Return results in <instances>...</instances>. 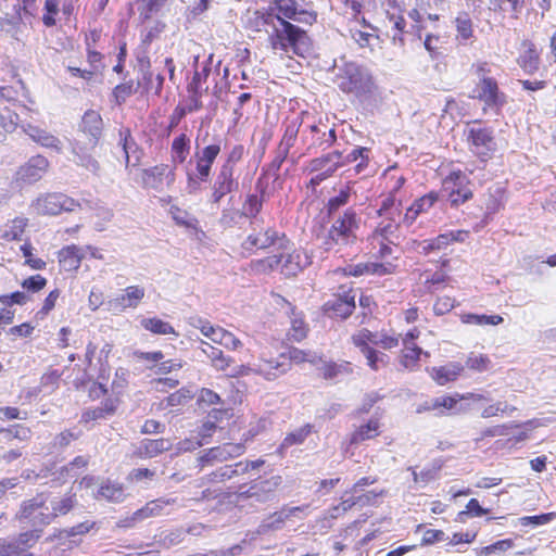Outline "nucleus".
I'll return each mask as SVG.
<instances>
[{
  "label": "nucleus",
  "mask_w": 556,
  "mask_h": 556,
  "mask_svg": "<svg viewBox=\"0 0 556 556\" xmlns=\"http://www.w3.org/2000/svg\"><path fill=\"white\" fill-rule=\"evenodd\" d=\"M172 443L167 439H147L141 442L140 453L146 457H154L164 451H168Z\"/></svg>",
  "instance_id": "nucleus-37"
},
{
  "label": "nucleus",
  "mask_w": 556,
  "mask_h": 556,
  "mask_svg": "<svg viewBox=\"0 0 556 556\" xmlns=\"http://www.w3.org/2000/svg\"><path fill=\"white\" fill-rule=\"evenodd\" d=\"M47 285V279L41 275L30 276L22 282V287L30 292H38Z\"/></svg>",
  "instance_id": "nucleus-61"
},
{
  "label": "nucleus",
  "mask_w": 556,
  "mask_h": 556,
  "mask_svg": "<svg viewBox=\"0 0 556 556\" xmlns=\"http://www.w3.org/2000/svg\"><path fill=\"white\" fill-rule=\"evenodd\" d=\"M462 321L464 324H470V325H478V326H484V325H498L503 323V317L500 315H478V314H465L462 316Z\"/></svg>",
  "instance_id": "nucleus-46"
},
{
  "label": "nucleus",
  "mask_w": 556,
  "mask_h": 556,
  "mask_svg": "<svg viewBox=\"0 0 556 556\" xmlns=\"http://www.w3.org/2000/svg\"><path fill=\"white\" fill-rule=\"evenodd\" d=\"M424 351L420 348L402 351L400 355V364L404 369L415 370L418 367V361Z\"/></svg>",
  "instance_id": "nucleus-47"
},
{
  "label": "nucleus",
  "mask_w": 556,
  "mask_h": 556,
  "mask_svg": "<svg viewBox=\"0 0 556 556\" xmlns=\"http://www.w3.org/2000/svg\"><path fill=\"white\" fill-rule=\"evenodd\" d=\"M352 342L365 356L370 369L378 371L389 364L390 357L386 353L375 350L368 342L365 341L363 344H359L355 340L354 334L352 336Z\"/></svg>",
  "instance_id": "nucleus-26"
},
{
  "label": "nucleus",
  "mask_w": 556,
  "mask_h": 556,
  "mask_svg": "<svg viewBox=\"0 0 556 556\" xmlns=\"http://www.w3.org/2000/svg\"><path fill=\"white\" fill-rule=\"evenodd\" d=\"M141 326L155 334H176L175 329L169 323L163 321L156 317L142 319Z\"/></svg>",
  "instance_id": "nucleus-44"
},
{
  "label": "nucleus",
  "mask_w": 556,
  "mask_h": 556,
  "mask_svg": "<svg viewBox=\"0 0 556 556\" xmlns=\"http://www.w3.org/2000/svg\"><path fill=\"white\" fill-rule=\"evenodd\" d=\"M299 127L295 123L286 126L283 136L278 144L277 151L289 156L291 148L295 144L298 139Z\"/></svg>",
  "instance_id": "nucleus-42"
},
{
  "label": "nucleus",
  "mask_w": 556,
  "mask_h": 556,
  "mask_svg": "<svg viewBox=\"0 0 556 556\" xmlns=\"http://www.w3.org/2000/svg\"><path fill=\"white\" fill-rule=\"evenodd\" d=\"M247 471H249V465L245 464L225 465L210 475V481L222 482Z\"/></svg>",
  "instance_id": "nucleus-34"
},
{
  "label": "nucleus",
  "mask_w": 556,
  "mask_h": 556,
  "mask_svg": "<svg viewBox=\"0 0 556 556\" xmlns=\"http://www.w3.org/2000/svg\"><path fill=\"white\" fill-rule=\"evenodd\" d=\"M92 496L96 498H103L109 502L119 503L124 500L125 494L121 484L113 482H105L97 490L92 491Z\"/></svg>",
  "instance_id": "nucleus-33"
},
{
  "label": "nucleus",
  "mask_w": 556,
  "mask_h": 556,
  "mask_svg": "<svg viewBox=\"0 0 556 556\" xmlns=\"http://www.w3.org/2000/svg\"><path fill=\"white\" fill-rule=\"evenodd\" d=\"M475 98L483 102V112H494L496 115L507 103V97L498 89L496 80L492 77L480 78L473 89Z\"/></svg>",
  "instance_id": "nucleus-8"
},
{
  "label": "nucleus",
  "mask_w": 556,
  "mask_h": 556,
  "mask_svg": "<svg viewBox=\"0 0 556 556\" xmlns=\"http://www.w3.org/2000/svg\"><path fill=\"white\" fill-rule=\"evenodd\" d=\"M334 83L341 91L357 98L368 97L375 90L371 73L356 62H343L342 65H338Z\"/></svg>",
  "instance_id": "nucleus-2"
},
{
  "label": "nucleus",
  "mask_w": 556,
  "mask_h": 556,
  "mask_svg": "<svg viewBox=\"0 0 556 556\" xmlns=\"http://www.w3.org/2000/svg\"><path fill=\"white\" fill-rule=\"evenodd\" d=\"M490 359L486 355L470 353L466 359V366L477 371H484L490 366Z\"/></svg>",
  "instance_id": "nucleus-53"
},
{
  "label": "nucleus",
  "mask_w": 556,
  "mask_h": 556,
  "mask_svg": "<svg viewBox=\"0 0 556 556\" xmlns=\"http://www.w3.org/2000/svg\"><path fill=\"white\" fill-rule=\"evenodd\" d=\"M134 93L132 83L117 85L113 90V97L117 104H122Z\"/></svg>",
  "instance_id": "nucleus-62"
},
{
  "label": "nucleus",
  "mask_w": 556,
  "mask_h": 556,
  "mask_svg": "<svg viewBox=\"0 0 556 556\" xmlns=\"http://www.w3.org/2000/svg\"><path fill=\"white\" fill-rule=\"evenodd\" d=\"M361 217L355 211L348 208L333 219L331 227L324 237L323 245L326 251L342 252L357 241V230Z\"/></svg>",
  "instance_id": "nucleus-3"
},
{
  "label": "nucleus",
  "mask_w": 556,
  "mask_h": 556,
  "mask_svg": "<svg viewBox=\"0 0 556 556\" xmlns=\"http://www.w3.org/2000/svg\"><path fill=\"white\" fill-rule=\"evenodd\" d=\"M438 201V194L434 192H430L417 200H415L412 205L406 210L402 223L409 227L414 224V222L421 214L428 213L435 202Z\"/></svg>",
  "instance_id": "nucleus-23"
},
{
  "label": "nucleus",
  "mask_w": 556,
  "mask_h": 556,
  "mask_svg": "<svg viewBox=\"0 0 556 556\" xmlns=\"http://www.w3.org/2000/svg\"><path fill=\"white\" fill-rule=\"evenodd\" d=\"M72 153L74 155L73 162L84 167L86 170L97 175L100 170V164L88 151L87 148L79 141L72 144Z\"/></svg>",
  "instance_id": "nucleus-28"
},
{
  "label": "nucleus",
  "mask_w": 556,
  "mask_h": 556,
  "mask_svg": "<svg viewBox=\"0 0 556 556\" xmlns=\"http://www.w3.org/2000/svg\"><path fill=\"white\" fill-rule=\"evenodd\" d=\"M393 269V265L390 263L381 264V263H358L351 264L344 268L345 275L349 276H363V275H387L391 274Z\"/></svg>",
  "instance_id": "nucleus-27"
},
{
  "label": "nucleus",
  "mask_w": 556,
  "mask_h": 556,
  "mask_svg": "<svg viewBox=\"0 0 556 556\" xmlns=\"http://www.w3.org/2000/svg\"><path fill=\"white\" fill-rule=\"evenodd\" d=\"M0 556H33L26 548L21 547L14 541H0Z\"/></svg>",
  "instance_id": "nucleus-50"
},
{
  "label": "nucleus",
  "mask_w": 556,
  "mask_h": 556,
  "mask_svg": "<svg viewBox=\"0 0 556 556\" xmlns=\"http://www.w3.org/2000/svg\"><path fill=\"white\" fill-rule=\"evenodd\" d=\"M291 247L288 244V249L285 251H279V254H274L271 256L266 257L260 262V265L266 269H274L277 266L281 265V273L287 276H295L302 268L305 266V263L302 262V255L299 252H290Z\"/></svg>",
  "instance_id": "nucleus-10"
},
{
  "label": "nucleus",
  "mask_w": 556,
  "mask_h": 556,
  "mask_svg": "<svg viewBox=\"0 0 556 556\" xmlns=\"http://www.w3.org/2000/svg\"><path fill=\"white\" fill-rule=\"evenodd\" d=\"M464 370V366L458 362H451L441 367H433L431 369L432 379L440 386H444L457 379Z\"/></svg>",
  "instance_id": "nucleus-30"
},
{
  "label": "nucleus",
  "mask_w": 556,
  "mask_h": 556,
  "mask_svg": "<svg viewBox=\"0 0 556 556\" xmlns=\"http://www.w3.org/2000/svg\"><path fill=\"white\" fill-rule=\"evenodd\" d=\"M307 333V326L302 318H293L291 321L290 337L294 341H302Z\"/></svg>",
  "instance_id": "nucleus-59"
},
{
  "label": "nucleus",
  "mask_w": 556,
  "mask_h": 556,
  "mask_svg": "<svg viewBox=\"0 0 556 556\" xmlns=\"http://www.w3.org/2000/svg\"><path fill=\"white\" fill-rule=\"evenodd\" d=\"M202 352L210 358L214 368L224 371L229 367L231 358L224 355L222 350L205 342H202Z\"/></svg>",
  "instance_id": "nucleus-35"
},
{
  "label": "nucleus",
  "mask_w": 556,
  "mask_h": 556,
  "mask_svg": "<svg viewBox=\"0 0 556 556\" xmlns=\"http://www.w3.org/2000/svg\"><path fill=\"white\" fill-rule=\"evenodd\" d=\"M555 517H556L555 513H546V514H541L538 516L521 517L518 519V522L520 526H523V527H527V526L539 527V526L549 523L551 521H553L555 519Z\"/></svg>",
  "instance_id": "nucleus-49"
},
{
  "label": "nucleus",
  "mask_w": 556,
  "mask_h": 556,
  "mask_svg": "<svg viewBox=\"0 0 556 556\" xmlns=\"http://www.w3.org/2000/svg\"><path fill=\"white\" fill-rule=\"evenodd\" d=\"M76 504L75 495H65L63 497H55L50 502L52 520L62 515H66L73 509Z\"/></svg>",
  "instance_id": "nucleus-43"
},
{
  "label": "nucleus",
  "mask_w": 556,
  "mask_h": 556,
  "mask_svg": "<svg viewBox=\"0 0 556 556\" xmlns=\"http://www.w3.org/2000/svg\"><path fill=\"white\" fill-rule=\"evenodd\" d=\"M290 365V361L285 357H280L279 359L261 358L257 364H254L253 372L264 377L266 380H274L287 372Z\"/></svg>",
  "instance_id": "nucleus-22"
},
{
  "label": "nucleus",
  "mask_w": 556,
  "mask_h": 556,
  "mask_svg": "<svg viewBox=\"0 0 556 556\" xmlns=\"http://www.w3.org/2000/svg\"><path fill=\"white\" fill-rule=\"evenodd\" d=\"M282 483L280 476H273L266 480L256 481L251 485H242L237 493L236 502L242 504L244 501H251V504H261L274 498L276 490Z\"/></svg>",
  "instance_id": "nucleus-6"
},
{
  "label": "nucleus",
  "mask_w": 556,
  "mask_h": 556,
  "mask_svg": "<svg viewBox=\"0 0 556 556\" xmlns=\"http://www.w3.org/2000/svg\"><path fill=\"white\" fill-rule=\"evenodd\" d=\"M18 478H4L0 481V500H2L8 493L13 496H17L15 489L18 486Z\"/></svg>",
  "instance_id": "nucleus-63"
},
{
  "label": "nucleus",
  "mask_w": 556,
  "mask_h": 556,
  "mask_svg": "<svg viewBox=\"0 0 556 556\" xmlns=\"http://www.w3.org/2000/svg\"><path fill=\"white\" fill-rule=\"evenodd\" d=\"M279 14L263 13V24H271L274 34L270 36V45L274 50L292 52L304 56L309 52L312 42L307 33L301 27L290 23L288 20L312 25L316 22L314 12L304 10L298 0H275Z\"/></svg>",
  "instance_id": "nucleus-1"
},
{
  "label": "nucleus",
  "mask_w": 556,
  "mask_h": 556,
  "mask_svg": "<svg viewBox=\"0 0 556 556\" xmlns=\"http://www.w3.org/2000/svg\"><path fill=\"white\" fill-rule=\"evenodd\" d=\"M31 206L37 214L58 215L62 211L73 212L80 203L63 193H47L38 197Z\"/></svg>",
  "instance_id": "nucleus-9"
},
{
  "label": "nucleus",
  "mask_w": 556,
  "mask_h": 556,
  "mask_svg": "<svg viewBox=\"0 0 556 556\" xmlns=\"http://www.w3.org/2000/svg\"><path fill=\"white\" fill-rule=\"evenodd\" d=\"M350 199L349 190H341L339 194L329 199L327 210L329 215H333L340 207L344 206Z\"/></svg>",
  "instance_id": "nucleus-57"
},
{
  "label": "nucleus",
  "mask_w": 556,
  "mask_h": 556,
  "mask_svg": "<svg viewBox=\"0 0 556 556\" xmlns=\"http://www.w3.org/2000/svg\"><path fill=\"white\" fill-rule=\"evenodd\" d=\"M356 292L353 290L343 291L340 294H334L328 300L323 309L325 314L331 318H348L355 309Z\"/></svg>",
  "instance_id": "nucleus-15"
},
{
  "label": "nucleus",
  "mask_w": 556,
  "mask_h": 556,
  "mask_svg": "<svg viewBox=\"0 0 556 556\" xmlns=\"http://www.w3.org/2000/svg\"><path fill=\"white\" fill-rule=\"evenodd\" d=\"M289 240L283 233L275 229L267 228L264 231L251 233L243 242L245 250L274 248L275 251H285L288 249Z\"/></svg>",
  "instance_id": "nucleus-12"
},
{
  "label": "nucleus",
  "mask_w": 556,
  "mask_h": 556,
  "mask_svg": "<svg viewBox=\"0 0 556 556\" xmlns=\"http://www.w3.org/2000/svg\"><path fill=\"white\" fill-rule=\"evenodd\" d=\"M190 149V141L186 134H181L173 140L172 161L174 164H181L186 161Z\"/></svg>",
  "instance_id": "nucleus-36"
},
{
  "label": "nucleus",
  "mask_w": 556,
  "mask_h": 556,
  "mask_svg": "<svg viewBox=\"0 0 556 556\" xmlns=\"http://www.w3.org/2000/svg\"><path fill=\"white\" fill-rule=\"evenodd\" d=\"M455 306V300L450 296L439 298L434 305L433 311L437 315H444Z\"/></svg>",
  "instance_id": "nucleus-64"
},
{
  "label": "nucleus",
  "mask_w": 556,
  "mask_h": 556,
  "mask_svg": "<svg viewBox=\"0 0 556 556\" xmlns=\"http://www.w3.org/2000/svg\"><path fill=\"white\" fill-rule=\"evenodd\" d=\"M86 251H91V257L102 260L101 252L92 245L78 247L67 245L59 252V263L65 270H77L83 258L86 257Z\"/></svg>",
  "instance_id": "nucleus-16"
},
{
  "label": "nucleus",
  "mask_w": 556,
  "mask_h": 556,
  "mask_svg": "<svg viewBox=\"0 0 556 556\" xmlns=\"http://www.w3.org/2000/svg\"><path fill=\"white\" fill-rule=\"evenodd\" d=\"M50 163L43 155H34L21 165L15 174L18 184L34 185L47 174Z\"/></svg>",
  "instance_id": "nucleus-13"
},
{
  "label": "nucleus",
  "mask_w": 556,
  "mask_h": 556,
  "mask_svg": "<svg viewBox=\"0 0 556 556\" xmlns=\"http://www.w3.org/2000/svg\"><path fill=\"white\" fill-rule=\"evenodd\" d=\"M352 39L361 47V48H370L374 41L378 40V36L364 31L361 29H350Z\"/></svg>",
  "instance_id": "nucleus-51"
},
{
  "label": "nucleus",
  "mask_w": 556,
  "mask_h": 556,
  "mask_svg": "<svg viewBox=\"0 0 556 556\" xmlns=\"http://www.w3.org/2000/svg\"><path fill=\"white\" fill-rule=\"evenodd\" d=\"M400 205H395V194L389 192V195L382 201L379 208V215L394 216L400 214Z\"/></svg>",
  "instance_id": "nucleus-58"
},
{
  "label": "nucleus",
  "mask_w": 556,
  "mask_h": 556,
  "mask_svg": "<svg viewBox=\"0 0 556 556\" xmlns=\"http://www.w3.org/2000/svg\"><path fill=\"white\" fill-rule=\"evenodd\" d=\"M303 507H286L279 511L274 513L268 519L264 520L260 526L261 532H266L268 530H278L282 527L285 521L291 517L296 516L299 513L303 511Z\"/></svg>",
  "instance_id": "nucleus-29"
},
{
  "label": "nucleus",
  "mask_w": 556,
  "mask_h": 556,
  "mask_svg": "<svg viewBox=\"0 0 556 556\" xmlns=\"http://www.w3.org/2000/svg\"><path fill=\"white\" fill-rule=\"evenodd\" d=\"M312 430L313 426L307 424L288 433L281 442L278 453L283 455L289 447L303 444L306 438L312 433Z\"/></svg>",
  "instance_id": "nucleus-31"
},
{
  "label": "nucleus",
  "mask_w": 556,
  "mask_h": 556,
  "mask_svg": "<svg viewBox=\"0 0 556 556\" xmlns=\"http://www.w3.org/2000/svg\"><path fill=\"white\" fill-rule=\"evenodd\" d=\"M448 236L450 235H447V232H444V233L439 235L434 239L425 240L421 243V248H422L424 252L429 253L431 251L442 250V249L446 248L450 244Z\"/></svg>",
  "instance_id": "nucleus-54"
},
{
  "label": "nucleus",
  "mask_w": 556,
  "mask_h": 556,
  "mask_svg": "<svg viewBox=\"0 0 556 556\" xmlns=\"http://www.w3.org/2000/svg\"><path fill=\"white\" fill-rule=\"evenodd\" d=\"M513 547V541L509 539L500 540L489 546H484L480 551V555L489 556L494 553H502Z\"/></svg>",
  "instance_id": "nucleus-60"
},
{
  "label": "nucleus",
  "mask_w": 556,
  "mask_h": 556,
  "mask_svg": "<svg viewBox=\"0 0 556 556\" xmlns=\"http://www.w3.org/2000/svg\"><path fill=\"white\" fill-rule=\"evenodd\" d=\"M143 187L162 192L170 188L176 180V166L168 164H159L146 168L141 174Z\"/></svg>",
  "instance_id": "nucleus-11"
},
{
  "label": "nucleus",
  "mask_w": 556,
  "mask_h": 556,
  "mask_svg": "<svg viewBox=\"0 0 556 556\" xmlns=\"http://www.w3.org/2000/svg\"><path fill=\"white\" fill-rule=\"evenodd\" d=\"M220 152V143L208 144L194 153L195 173L203 181H207L211 175L212 166Z\"/></svg>",
  "instance_id": "nucleus-19"
},
{
  "label": "nucleus",
  "mask_w": 556,
  "mask_h": 556,
  "mask_svg": "<svg viewBox=\"0 0 556 556\" xmlns=\"http://www.w3.org/2000/svg\"><path fill=\"white\" fill-rule=\"evenodd\" d=\"M237 187L238 182L233 179V165L230 160H227L220 166L212 185V203L218 204L226 194L235 191Z\"/></svg>",
  "instance_id": "nucleus-14"
},
{
  "label": "nucleus",
  "mask_w": 556,
  "mask_h": 556,
  "mask_svg": "<svg viewBox=\"0 0 556 556\" xmlns=\"http://www.w3.org/2000/svg\"><path fill=\"white\" fill-rule=\"evenodd\" d=\"M382 492H380V493L368 492L367 494H364V495H361V496H357V497L346 498V500H343L339 504V506H341V510L343 513H345V511L350 510L357 503H362L364 505L371 504L372 503L371 498L372 497H377Z\"/></svg>",
  "instance_id": "nucleus-55"
},
{
  "label": "nucleus",
  "mask_w": 556,
  "mask_h": 556,
  "mask_svg": "<svg viewBox=\"0 0 556 556\" xmlns=\"http://www.w3.org/2000/svg\"><path fill=\"white\" fill-rule=\"evenodd\" d=\"M27 226V219L23 217H16L7 225H4L1 233V238L8 241L21 240V237Z\"/></svg>",
  "instance_id": "nucleus-41"
},
{
  "label": "nucleus",
  "mask_w": 556,
  "mask_h": 556,
  "mask_svg": "<svg viewBox=\"0 0 556 556\" xmlns=\"http://www.w3.org/2000/svg\"><path fill=\"white\" fill-rule=\"evenodd\" d=\"M146 291L140 286H129L123 290V293L110 299L105 305L112 313H121L127 308H136L144 298Z\"/></svg>",
  "instance_id": "nucleus-18"
},
{
  "label": "nucleus",
  "mask_w": 556,
  "mask_h": 556,
  "mask_svg": "<svg viewBox=\"0 0 556 556\" xmlns=\"http://www.w3.org/2000/svg\"><path fill=\"white\" fill-rule=\"evenodd\" d=\"M24 132L36 143L43 148L53 149L60 152L62 149L61 140L51 132L41 129L35 125L26 124L22 126Z\"/></svg>",
  "instance_id": "nucleus-25"
},
{
  "label": "nucleus",
  "mask_w": 556,
  "mask_h": 556,
  "mask_svg": "<svg viewBox=\"0 0 556 556\" xmlns=\"http://www.w3.org/2000/svg\"><path fill=\"white\" fill-rule=\"evenodd\" d=\"M244 452V446L241 443H225L222 446H215L206 451L200 458L201 466L214 462H224L228 458L240 456Z\"/></svg>",
  "instance_id": "nucleus-21"
},
{
  "label": "nucleus",
  "mask_w": 556,
  "mask_h": 556,
  "mask_svg": "<svg viewBox=\"0 0 556 556\" xmlns=\"http://www.w3.org/2000/svg\"><path fill=\"white\" fill-rule=\"evenodd\" d=\"M175 498H157L147 503L142 508L136 510L130 516L125 517L118 521L121 528H132L137 523L150 518L160 516L165 506L175 504Z\"/></svg>",
  "instance_id": "nucleus-17"
},
{
  "label": "nucleus",
  "mask_w": 556,
  "mask_h": 556,
  "mask_svg": "<svg viewBox=\"0 0 556 556\" xmlns=\"http://www.w3.org/2000/svg\"><path fill=\"white\" fill-rule=\"evenodd\" d=\"M21 251L25 257V264L28 265L31 269L40 270L46 267L47 264L43 260L33 255V247L29 243L21 245Z\"/></svg>",
  "instance_id": "nucleus-52"
},
{
  "label": "nucleus",
  "mask_w": 556,
  "mask_h": 556,
  "mask_svg": "<svg viewBox=\"0 0 556 556\" xmlns=\"http://www.w3.org/2000/svg\"><path fill=\"white\" fill-rule=\"evenodd\" d=\"M42 530L34 528L33 530L23 532L18 535V538L14 541L21 547L28 548L31 547L41 536Z\"/></svg>",
  "instance_id": "nucleus-56"
},
{
  "label": "nucleus",
  "mask_w": 556,
  "mask_h": 556,
  "mask_svg": "<svg viewBox=\"0 0 556 556\" xmlns=\"http://www.w3.org/2000/svg\"><path fill=\"white\" fill-rule=\"evenodd\" d=\"M443 192L452 206L457 207L472 198L468 176L462 170H452L442 182Z\"/></svg>",
  "instance_id": "nucleus-7"
},
{
  "label": "nucleus",
  "mask_w": 556,
  "mask_h": 556,
  "mask_svg": "<svg viewBox=\"0 0 556 556\" xmlns=\"http://www.w3.org/2000/svg\"><path fill=\"white\" fill-rule=\"evenodd\" d=\"M523 47L525 51L519 56L518 63L526 72L532 73L538 70L539 54L534 48V45L525 42Z\"/></svg>",
  "instance_id": "nucleus-39"
},
{
  "label": "nucleus",
  "mask_w": 556,
  "mask_h": 556,
  "mask_svg": "<svg viewBox=\"0 0 556 556\" xmlns=\"http://www.w3.org/2000/svg\"><path fill=\"white\" fill-rule=\"evenodd\" d=\"M355 340L363 344L365 341L370 345L379 346L383 350H392L399 346L400 336L394 333H388L386 331L372 332L368 329H361L356 333H354Z\"/></svg>",
  "instance_id": "nucleus-20"
},
{
  "label": "nucleus",
  "mask_w": 556,
  "mask_h": 556,
  "mask_svg": "<svg viewBox=\"0 0 556 556\" xmlns=\"http://www.w3.org/2000/svg\"><path fill=\"white\" fill-rule=\"evenodd\" d=\"M380 424L377 418L368 420L367 424L359 426L350 438V444H359L370 440L379 434Z\"/></svg>",
  "instance_id": "nucleus-32"
},
{
  "label": "nucleus",
  "mask_w": 556,
  "mask_h": 556,
  "mask_svg": "<svg viewBox=\"0 0 556 556\" xmlns=\"http://www.w3.org/2000/svg\"><path fill=\"white\" fill-rule=\"evenodd\" d=\"M23 26L24 23L20 10H16V13L10 18L0 17V30L10 34L16 40L21 39Z\"/></svg>",
  "instance_id": "nucleus-38"
},
{
  "label": "nucleus",
  "mask_w": 556,
  "mask_h": 556,
  "mask_svg": "<svg viewBox=\"0 0 556 556\" xmlns=\"http://www.w3.org/2000/svg\"><path fill=\"white\" fill-rule=\"evenodd\" d=\"M470 152L480 161L486 162L497 150L494 131L491 127L475 121L465 130Z\"/></svg>",
  "instance_id": "nucleus-4"
},
{
  "label": "nucleus",
  "mask_w": 556,
  "mask_h": 556,
  "mask_svg": "<svg viewBox=\"0 0 556 556\" xmlns=\"http://www.w3.org/2000/svg\"><path fill=\"white\" fill-rule=\"evenodd\" d=\"M459 395L460 394H456L454 396H440V415H444L446 412H453L454 414L465 412L467 408L458 405V403L462 401Z\"/></svg>",
  "instance_id": "nucleus-48"
},
{
  "label": "nucleus",
  "mask_w": 556,
  "mask_h": 556,
  "mask_svg": "<svg viewBox=\"0 0 556 556\" xmlns=\"http://www.w3.org/2000/svg\"><path fill=\"white\" fill-rule=\"evenodd\" d=\"M103 122L101 115L93 111H87L80 123V130L89 136L91 147L94 148L102 135Z\"/></svg>",
  "instance_id": "nucleus-24"
},
{
  "label": "nucleus",
  "mask_w": 556,
  "mask_h": 556,
  "mask_svg": "<svg viewBox=\"0 0 556 556\" xmlns=\"http://www.w3.org/2000/svg\"><path fill=\"white\" fill-rule=\"evenodd\" d=\"M342 154L339 151H333L320 157L311 161L309 167L312 172H326L327 167L336 166V169L341 166L340 160Z\"/></svg>",
  "instance_id": "nucleus-40"
},
{
  "label": "nucleus",
  "mask_w": 556,
  "mask_h": 556,
  "mask_svg": "<svg viewBox=\"0 0 556 556\" xmlns=\"http://www.w3.org/2000/svg\"><path fill=\"white\" fill-rule=\"evenodd\" d=\"M455 27L457 30V38L466 41L473 37L472 21L468 13L462 12L456 16Z\"/></svg>",
  "instance_id": "nucleus-45"
},
{
  "label": "nucleus",
  "mask_w": 556,
  "mask_h": 556,
  "mask_svg": "<svg viewBox=\"0 0 556 556\" xmlns=\"http://www.w3.org/2000/svg\"><path fill=\"white\" fill-rule=\"evenodd\" d=\"M46 503L47 498L43 494L22 502L16 513V519L25 526L37 529L50 525L52 522V515H50Z\"/></svg>",
  "instance_id": "nucleus-5"
}]
</instances>
